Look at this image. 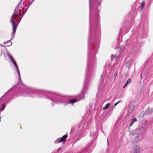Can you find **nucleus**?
Here are the masks:
<instances>
[{
	"instance_id": "13",
	"label": "nucleus",
	"mask_w": 153,
	"mask_h": 153,
	"mask_svg": "<svg viewBox=\"0 0 153 153\" xmlns=\"http://www.w3.org/2000/svg\"><path fill=\"white\" fill-rule=\"evenodd\" d=\"M145 4V3L144 1H143L142 2V3L141 4V7H140L141 9H143V7H144V6Z\"/></svg>"
},
{
	"instance_id": "6",
	"label": "nucleus",
	"mask_w": 153,
	"mask_h": 153,
	"mask_svg": "<svg viewBox=\"0 0 153 153\" xmlns=\"http://www.w3.org/2000/svg\"><path fill=\"white\" fill-rule=\"evenodd\" d=\"M140 147L137 145L135 146L134 149V153H140Z\"/></svg>"
},
{
	"instance_id": "28",
	"label": "nucleus",
	"mask_w": 153,
	"mask_h": 153,
	"mask_svg": "<svg viewBox=\"0 0 153 153\" xmlns=\"http://www.w3.org/2000/svg\"><path fill=\"white\" fill-rule=\"evenodd\" d=\"M1 117H0V122H1Z\"/></svg>"
},
{
	"instance_id": "15",
	"label": "nucleus",
	"mask_w": 153,
	"mask_h": 153,
	"mask_svg": "<svg viewBox=\"0 0 153 153\" xmlns=\"http://www.w3.org/2000/svg\"><path fill=\"white\" fill-rule=\"evenodd\" d=\"M18 16L19 17V16H22V14H21V9L19 10L18 11Z\"/></svg>"
},
{
	"instance_id": "25",
	"label": "nucleus",
	"mask_w": 153,
	"mask_h": 153,
	"mask_svg": "<svg viewBox=\"0 0 153 153\" xmlns=\"http://www.w3.org/2000/svg\"><path fill=\"white\" fill-rule=\"evenodd\" d=\"M127 85H126V84H125L124 86H123V88H124Z\"/></svg>"
},
{
	"instance_id": "31",
	"label": "nucleus",
	"mask_w": 153,
	"mask_h": 153,
	"mask_svg": "<svg viewBox=\"0 0 153 153\" xmlns=\"http://www.w3.org/2000/svg\"><path fill=\"white\" fill-rule=\"evenodd\" d=\"M52 104L53 105H54V103H52Z\"/></svg>"
},
{
	"instance_id": "29",
	"label": "nucleus",
	"mask_w": 153,
	"mask_h": 153,
	"mask_svg": "<svg viewBox=\"0 0 153 153\" xmlns=\"http://www.w3.org/2000/svg\"><path fill=\"white\" fill-rule=\"evenodd\" d=\"M21 17H20V18H21ZM20 20H21L20 19V20L19 21V22H20Z\"/></svg>"
},
{
	"instance_id": "18",
	"label": "nucleus",
	"mask_w": 153,
	"mask_h": 153,
	"mask_svg": "<svg viewBox=\"0 0 153 153\" xmlns=\"http://www.w3.org/2000/svg\"><path fill=\"white\" fill-rule=\"evenodd\" d=\"M120 101H119L118 102L115 103L114 104V106L112 107V108L113 109L115 106H116L120 102Z\"/></svg>"
},
{
	"instance_id": "7",
	"label": "nucleus",
	"mask_w": 153,
	"mask_h": 153,
	"mask_svg": "<svg viewBox=\"0 0 153 153\" xmlns=\"http://www.w3.org/2000/svg\"><path fill=\"white\" fill-rule=\"evenodd\" d=\"M12 39V37H11V39L10 40H8V41H7V42H4V44H6L7 43H9V44H8V45H7V47H8V46H9L10 45H12V43L10 41V40L12 39Z\"/></svg>"
},
{
	"instance_id": "22",
	"label": "nucleus",
	"mask_w": 153,
	"mask_h": 153,
	"mask_svg": "<svg viewBox=\"0 0 153 153\" xmlns=\"http://www.w3.org/2000/svg\"><path fill=\"white\" fill-rule=\"evenodd\" d=\"M30 6V5H29V6L27 7L26 9V10H25V12H26L27 11L28 8Z\"/></svg>"
},
{
	"instance_id": "11",
	"label": "nucleus",
	"mask_w": 153,
	"mask_h": 153,
	"mask_svg": "<svg viewBox=\"0 0 153 153\" xmlns=\"http://www.w3.org/2000/svg\"><path fill=\"white\" fill-rule=\"evenodd\" d=\"M89 8H90L89 19H90V21L91 0H89Z\"/></svg>"
},
{
	"instance_id": "4",
	"label": "nucleus",
	"mask_w": 153,
	"mask_h": 153,
	"mask_svg": "<svg viewBox=\"0 0 153 153\" xmlns=\"http://www.w3.org/2000/svg\"><path fill=\"white\" fill-rule=\"evenodd\" d=\"M7 55L8 56H9V58L10 59V60L13 63V64L15 65L16 67V69L17 71L18 74L19 76V79L21 83H22L21 78V77H20V73L19 72V69L18 66L17 64L16 63V61L14 60V59L13 58L12 56H11L9 53H7Z\"/></svg>"
},
{
	"instance_id": "33",
	"label": "nucleus",
	"mask_w": 153,
	"mask_h": 153,
	"mask_svg": "<svg viewBox=\"0 0 153 153\" xmlns=\"http://www.w3.org/2000/svg\"><path fill=\"white\" fill-rule=\"evenodd\" d=\"M34 0H33V1H34Z\"/></svg>"
},
{
	"instance_id": "12",
	"label": "nucleus",
	"mask_w": 153,
	"mask_h": 153,
	"mask_svg": "<svg viewBox=\"0 0 153 153\" xmlns=\"http://www.w3.org/2000/svg\"><path fill=\"white\" fill-rule=\"evenodd\" d=\"M153 112V108L152 109H148L147 111V112L149 114L151 113L152 112Z\"/></svg>"
},
{
	"instance_id": "2",
	"label": "nucleus",
	"mask_w": 153,
	"mask_h": 153,
	"mask_svg": "<svg viewBox=\"0 0 153 153\" xmlns=\"http://www.w3.org/2000/svg\"><path fill=\"white\" fill-rule=\"evenodd\" d=\"M143 127H141L138 129L134 131L131 135L135 137L134 140L136 143L138 142L139 139V134H142L143 132Z\"/></svg>"
},
{
	"instance_id": "27",
	"label": "nucleus",
	"mask_w": 153,
	"mask_h": 153,
	"mask_svg": "<svg viewBox=\"0 0 153 153\" xmlns=\"http://www.w3.org/2000/svg\"><path fill=\"white\" fill-rule=\"evenodd\" d=\"M18 84H19V85H21V84L20 83V82H18Z\"/></svg>"
},
{
	"instance_id": "10",
	"label": "nucleus",
	"mask_w": 153,
	"mask_h": 153,
	"mask_svg": "<svg viewBox=\"0 0 153 153\" xmlns=\"http://www.w3.org/2000/svg\"><path fill=\"white\" fill-rule=\"evenodd\" d=\"M18 85H15V86H14L13 87H12L11 88L10 90H9L7 92V93H6L4 94L0 99V100L1 99L3 98V97H4V96L7 92H8V91H10L11 90H12V89H13V88H16V87Z\"/></svg>"
},
{
	"instance_id": "8",
	"label": "nucleus",
	"mask_w": 153,
	"mask_h": 153,
	"mask_svg": "<svg viewBox=\"0 0 153 153\" xmlns=\"http://www.w3.org/2000/svg\"><path fill=\"white\" fill-rule=\"evenodd\" d=\"M88 149H89L88 147L85 148L84 149H83L81 151V152H80V153H86V151H88Z\"/></svg>"
},
{
	"instance_id": "21",
	"label": "nucleus",
	"mask_w": 153,
	"mask_h": 153,
	"mask_svg": "<svg viewBox=\"0 0 153 153\" xmlns=\"http://www.w3.org/2000/svg\"><path fill=\"white\" fill-rule=\"evenodd\" d=\"M133 123H134L132 121V122H131V124H130L129 126H131L133 124Z\"/></svg>"
},
{
	"instance_id": "23",
	"label": "nucleus",
	"mask_w": 153,
	"mask_h": 153,
	"mask_svg": "<svg viewBox=\"0 0 153 153\" xmlns=\"http://www.w3.org/2000/svg\"><path fill=\"white\" fill-rule=\"evenodd\" d=\"M107 144L108 145L109 144V142L108 139H107Z\"/></svg>"
},
{
	"instance_id": "9",
	"label": "nucleus",
	"mask_w": 153,
	"mask_h": 153,
	"mask_svg": "<svg viewBox=\"0 0 153 153\" xmlns=\"http://www.w3.org/2000/svg\"><path fill=\"white\" fill-rule=\"evenodd\" d=\"M110 104L109 103H108L103 108V110H105L107 109L110 106Z\"/></svg>"
},
{
	"instance_id": "32",
	"label": "nucleus",
	"mask_w": 153,
	"mask_h": 153,
	"mask_svg": "<svg viewBox=\"0 0 153 153\" xmlns=\"http://www.w3.org/2000/svg\"><path fill=\"white\" fill-rule=\"evenodd\" d=\"M24 7H23L22 9H24Z\"/></svg>"
},
{
	"instance_id": "3",
	"label": "nucleus",
	"mask_w": 153,
	"mask_h": 153,
	"mask_svg": "<svg viewBox=\"0 0 153 153\" xmlns=\"http://www.w3.org/2000/svg\"><path fill=\"white\" fill-rule=\"evenodd\" d=\"M49 99L51 100V99L48 98ZM53 102H54L56 104H59L60 103H63L64 105H66L68 103H71L72 104H74V103L77 101V100L75 99H69L68 101H66L65 102L63 100L61 101L60 100H54L53 99H51Z\"/></svg>"
},
{
	"instance_id": "17",
	"label": "nucleus",
	"mask_w": 153,
	"mask_h": 153,
	"mask_svg": "<svg viewBox=\"0 0 153 153\" xmlns=\"http://www.w3.org/2000/svg\"><path fill=\"white\" fill-rule=\"evenodd\" d=\"M131 80L130 79H128L127 82H126V85H127L128 84H129L131 82Z\"/></svg>"
},
{
	"instance_id": "30",
	"label": "nucleus",
	"mask_w": 153,
	"mask_h": 153,
	"mask_svg": "<svg viewBox=\"0 0 153 153\" xmlns=\"http://www.w3.org/2000/svg\"><path fill=\"white\" fill-rule=\"evenodd\" d=\"M117 75V74H116V75L115 76V77H116V76Z\"/></svg>"
},
{
	"instance_id": "1",
	"label": "nucleus",
	"mask_w": 153,
	"mask_h": 153,
	"mask_svg": "<svg viewBox=\"0 0 153 153\" xmlns=\"http://www.w3.org/2000/svg\"><path fill=\"white\" fill-rule=\"evenodd\" d=\"M20 3V1L19 3L16 6V8L15 9L14 12L13 14L11 16V18L10 20V22L11 23L12 25L13 28L12 30L13 32L12 33V39H13L15 36L16 32L18 25L19 23V22L17 24H16L14 22L13 19H16V17H19L18 16V7H19V4Z\"/></svg>"
},
{
	"instance_id": "14",
	"label": "nucleus",
	"mask_w": 153,
	"mask_h": 153,
	"mask_svg": "<svg viewBox=\"0 0 153 153\" xmlns=\"http://www.w3.org/2000/svg\"><path fill=\"white\" fill-rule=\"evenodd\" d=\"M117 56L116 55H112L111 56V59L112 61L114 60V59H115V60L117 59Z\"/></svg>"
},
{
	"instance_id": "26",
	"label": "nucleus",
	"mask_w": 153,
	"mask_h": 153,
	"mask_svg": "<svg viewBox=\"0 0 153 153\" xmlns=\"http://www.w3.org/2000/svg\"><path fill=\"white\" fill-rule=\"evenodd\" d=\"M33 1H32L31 2V4L29 5H30V6L31 5V4H32V3L33 2Z\"/></svg>"
},
{
	"instance_id": "20",
	"label": "nucleus",
	"mask_w": 153,
	"mask_h": 153,
	"mask_svg": "<svg viewBox=\"0 0 153 153\" xmlns=\"http://www.w3.org/2000/svg\"><path fill=\"white\" fill-rule=\"evenodd\" d=\"M26 12H25L24 13H22V16H21V18H20V20H21V19H22V17L23 16L25 15V13Z\"/></svg>"
},
{
	"instance_id": "16",
	"label": "nucleus",
	"mask_w": 153,
	"mask_h": 153,
	"mask_svg": "<svg viewBox=\"0 0 153 153\" xmlns=\"http://www.w3.org/2000/svg\"><path fill=\"white\" fill-rule=\"evenodd\" d=\"M5 105L4 104H3L2 105V106L1 108V111H3L5 108Z\"/></svg>"
},
{
	"instance_id": "19",
	"label": "nucleus",
	"mask_w": 153,
	"mask_h": 153,
	"mask_svg": "<svg viewBox=\"0 0 153 153\" xmlns=\"http://www.w3.org/2000/svg\"><path fill=\"white\" fill-rule=\"evenodd\" d=\"M137 120V119L136 118H134L133 119V120H132V121L134 123V122L136 121Z\"/></svg>"
},
{
	"instance_id": "24",
	"label": "nucleus",
	"mask_w": 153,
	"mask_h": 153,
	"mask_svg": "<svg viewBox=\"0 0 153 153\" xmlns=\"http://www.w3.org/2000/svg\"><path fill=\"white\" fill-rule=\"evenodd\" d=\"M56 95H58V96H61L60 95V94H56Z\"/></svg>"
},
{
	"instance_id": "5",
	"label": "nucleus",
	"mask_w": 153,
	"mask_h": 153,
	"mask_svg": "<svg viewBox=\"0 0 153 153\" xmlns=\"http://www.w3.org/2000/svg\"><path fill=\"white\" fill-rule=\"evenodd\" d=\"M67 136L68 135L66 134L64 135L62 137L58 138L55 141V143L57 144L64 141L66 139Z\"/></svg>"
}]
</instances>
